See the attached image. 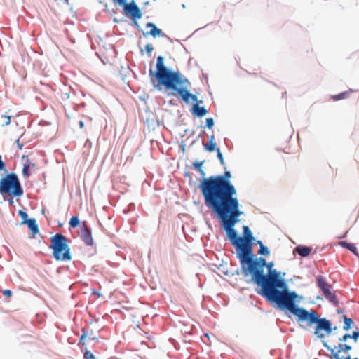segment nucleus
<instances>
[{
	"label": "nucleus",
	"mask_w": 359,
	"mask_h": 359,
	"mask_svg": "<svg viewBox=\"0 0 359 359\" xmlns=\"http://www.w3.org/2000/svg\"><path fill=\"white\" fill-rule=\"evenodd\" d=\"M191 335V333L190 332H185L184 334V343H190L191 342V340L189 339V336Z\"/></svg>",
	"instance_id": "obj_46"
},
{
	"label": "nucleus",
	"mask_w": 359,
	"mask_h": 359,
	"mask_svg": "<svg viewBox=\"0 0 359 359\" xmlns=\"http://www.w3.org/2000/svg\"><path fill=\"white\" fill-rule=\"evenodd\" d=\"M281 275L282 273L276 269L267 273L264 272L259 278H256L253 283L259 287L257 290V294L274 308L287 313L302 297L297 292L289 290L286 280Z\"/></svg>",
	"instance_id": "obj_1"
},
{
	"label": "nucleus",
	"mask_w": 359,
	"mask_h": 359,
	"mask_svg": "<svg viewBox=\"0 0 359 359\" xmlns=\"http://www.w3.org/2000/svg\"><path fill=\"white\" fill-rule=\"evenodd\" d=\"M204 337H207L208 339H210V336H209V334L208 333H205L204 334Z\"/></svg>",
	"instance_id": "obj_64"
},
{
	"label": "nucleus",
	"mask_w": 359,
	"mask_h": 359,
	"mask_svg": "<svg viewBox=\"0 0 359 359\" xmlns=\"http://www.w3.org/2000/svg\"><path fill=\"white\" fill-rule=\"evenodd\" d=\"M180 149H181L182 154H184L185 151H186V145H185V144L184 143L183 141L180 144Z\"/></svg>",
	"instance_id": "obj_52"
},
{
	"label": "nucleus",
	"mask_w": 359,
	"mask_h": 359,
	"mask_svg": "<svg viewBox=\"0 0 359 359\" xmlns=\"http://www.w3.org/2000/svg\"><path fill=\"white\" fill-rule=\"evenodd\" d=\"M294 251L302 257H307L312 251V248L304 245H298L295 247Z\"/></svg>",
	"instance_id": "obj_21"
},
{
	"label": "nucleus",
	"mask_w": 359,
	"mask_h": 359,
	"mask_svg": "<svg viewBox=\"0 0 359 359\" xmlns=\"http://www.w3.org/2000/svg\"><path fill=\"white\" fill-rule=\"evenodd\" d=\"M225 233L227 238L235 249L239 243L243 241V234L240 235L236 229L228 231Z\"/></svg>",
	"instance_id": "obj_16"
},
{
	"label": "nucleus",
	"mask_w": 359,
	"mask_h": 359,
	"mask_svg": "<svg viewBox=\"0 0 359 359\" xmlns=\"http://www.w3.org/2000/svg\"><path fill=\"white\" fill-rule=\"evenodd\" d=\"M2 294L6 297H11L12 296V291L8 289L4 290Z\"/></svg>",
	"instance_id": "obj_47"
},
{
	"label": "nucleus",
	"mask_w": 359,
	"mask_h": 359,
	"mask_svg": "<svg viewBox=\"0 0 359 359\" xmlns=\"http://www.w3.org/2000/svg\"><path fill=\"white\" fill-rule=\"evenodd\" d=\"M82 334L79 338L78 346L81 348L86 347L85 340L89 334V332L86 330L85 327L81 328Z\"/></svg>",
	"instance_id": "obj_26"
},
{
	"label": "nucleus",
	"mask_w": 359,
	"mask_h": 359,
	"mask_svg": "<svg viewBox=\"0 0 359 359\" xmlns=\"http://www.w3.org/2000/svg\"><path fill=\"white\" fill-rule=\"evenodd\" d=\"M200 174L199 184L198 186L201 194L203 198L204 203H205L214 194V180L215 175H211L208 177L203 170L198 172Z\"/></svg>",
	"instance_id": "obj_9"
},
{
	"label": "nucleus",
	"mask_w": 359,
	"mask_h": 359,
	"mask_svg": "<svg viewBox=\"0 0 359 359\" xmlns=\"http://www.w3.org/2000/svg\"><path fill=\"white\" fill-rule=\"evenodd\" d=\"M0 179V194L6 200V197H21L24 194L23 187L16 173L5 172Z\"/></svg>",
	"instance_id": "obj_6"
},
{
	"label": "nucleus",
	"mask_w": 359,
	"mask_h": 359,
	"mask_svg": "<svg viewBox=\"0 0 359 359\" xmlns=\"http://www.w3.org/2000/svg\"><path fill=\"white\" fill-rule=\"evenodd\" d=\"M26 158H27V163H25L23 165L22 174L25 178H28L31 175L30 168H34L35 166V163H29L28 157L26 156Z\"/></svg>",
	"instance_id": "obj_24"
},
{
	"label": "nucleus",
	"mask_w": 359,
	"mask_h": 359,
	"mask_svg": "<svg viewBox=\"0 0 359 359\" xmlns=\"http://www.w3.org/2000/svg\"><path fill=\"white\" fill-rule=\"evenodd\" d=\"M14 198L15 197L7 196V197H6V200L5 201H7L8 202L9 205L12 206V205H13V203H14V201H13Z\"/></svg>",
	"instance_id": "obj_48"
},
{
	"label": "nucleus",
	"mask_w": 359,
	"mask_h": 359,
	"mask_svg": "<svg viewBox=\"0 0 359 359\" xmlns=\"http://www.w3.org/2000/svg\"><path fill=\"white\" fill-rule=\"evenodd\" d=\"M205 161V160L201 161H196L192 163L191 168L196 172H201Z\"/></svg>",
	"instance_id": "obj_31"
},
{
	"label": "nucleus",
	"mask_w": 359,
	"mask_h": 359,
	"mask_svg": "<svg viewBox=\"0 0 359 359\" xmlns=\"http://www.w3.org/2000/svg\"><path fill=\"white\" fill-rule=\"evenodd\" d=\"M351 346L348 344H339L338 345V353H340L341 351L347 352L350 350H351Z\"/></svg>",
	"instance_id": "obj_36"
},
{
	"label": "nucleus",
	"mask_w": 359,
	"mask_h": 359,
	"mask_svg": "<svg viewBox=\"0 0 359 359\" xmlns=\"http://www.w3.org/2000/svg\"><path fill=\"white\" fill-rule=\"evenodd\" d=\"M191 83L184 76H183L175 83L169 91L166 93L167 96H174L182 100L186 104H189L190 100L193 104L198 102V97L196 95L190 92L189 88Z\"/></svg>",
	"instance_id": "obj_7"
},
{
	"label": "nucleus",
	"mask_w": 359,
	"mask_h": 359,
	"mask_svg": "<svg viewBox=\"0 0 359 359\" xmlns=\"http://www.w3.org/2000/svg\"><path fill=\"white\" fill-rule=\"evenodd\" d=\"M202 103H203V100H198V102H196L194 104H198V105H199L200 104H202Z\"/></svg>",
	"instance_id": "obj_63"
},
{
	"label": "nucleus",
	"mask_w": 359,
	"mask_h": 359,
	"mask_svg": "<svg viewBox=\"0 0 359 359\" xmlns=\"http://www.w3.org/2000/svg\"><path fill=\"white\" fill-rule=\"evenodd\" d=\"M93 334V330H90V333H89L88 334V339L90 340H93V341H97L98 340V338L97 337H94V335H92Z\"/></svg>",
	"instance_id": "obj_50"
},
{
	"label": "nucleus",
	"mask_w": 359,
	"mask_h": 359,
	"mask_svg": "<svg viewBox=\"0 0 359 359\" xmlns=\"http://www.w3.org/2000/svg\"><path fill=\"white\" fill-rule=\"evenodd\" d=\"M242 274V265H241V268L240 269H236V270L234 271H232L230 272V276H237V275H239V274Z\"/></svg>",
	"instance_id": "obj_42"
},
{
	"label": "nucleus",
	"mask_w": 359,
	"mask_h": 359,
	"mask_svg": "<svg viewBox=\"0 0 359 359\" xmlns=\"http://www.w3.org/2000/svg\"><path fill=\"white\" fill-rule=\"evenodd\" d=\"M190 111L191 114L196 118H202L208 113V110H207L204 106L198 104H192Z\"/></svg>",
	"instance_id": "obj_18"
},
{
	"label": "nucleus",
	"mask_w": 359,
	"mask_h": 359,
	"mask_svg": "<svg viewBox=\"0 0 359 359\" xmlns=\"http://www.w3.org/2000/svg\"><path fill=\"white\" fill-rule=\"evenodd\" d=\"M154 26H156V25L154 23H153V22H147V23L146 24V27H147V28H151V29H154Z\"/></svg>",
	"instance_id": "obj_55"
},
{
	"label": "nucleus",
	"mask_w": 359,
	"mask_h": 359,
	"mask_svg": "<svg viewBox=\"0 0 359 359\" xmlns=\"http://www.w3.org/2000/svg\"><path fill=\"white\" fill-rule=\"evenodd\" d=\"M273 266H274L273 262H266V264L265 267L267 269L268 272H270L271 271L273 270L274 269Z\"/></svg>",
	"instance_id": "obj_45"
},
{
	"label": "nucleus",
	"mask_w": 359,
	"mask_h": 359,
	"mask_svg": "<svg viewBox=\"0 0 359 359\" xmlns=\"http://www.w3.org/2000/svg\"><path fill=\"white\" fill-rule=\"evenodd\" d=\"M351 339H353L355 342H356L359 337V332H353L352 335H351Z\"/></svg>",
	"instance_id": "obj_49"
},
{
	"label": "nucleus",
	"mask_w": 359,
	"mask_h": 359,
	"mask_svg": "<svg viewBox=\"0 0 359 359\" xmlns=\"http://www.w3.org/2000/svg\"><path fill=\"white\" fill-rule=\"evenodd\" d=\"M142 15H140L139 17H135L134 15H133V16H130V19H131V20H132V21H133V26H134L137 29H138L139 31L142 32V33H143L144 32L142 31V29H141V27H140V26L139 23H138V22H137V20H139V19L142 18Z\"/></svg>",
	"instance_id": "obj_34"
},
{
	"label": "nucleus",
	"mask_w": 359,
	"mask_h": 359,
	"mask_svg": "<svg viewBox=\"0 0 359 359\" xmlns=\"http://www.w3.org/2000/svg\"><path fill=\"white\" fill-rule=\"evenodd\" d=\"M0 171H4V172H7V170L6 168V163L2 160V157L0 155Z\"/></svg>",
	"instance_id": "obj_43"
},
{
	"label": "nucleus",
	"mask_w": 359,
	"mask_h": 359,
	"mask_svg": "<svg viewBox=\"0 0 359 359\" xmlns=\"http://www.w3.org/2000/svg\"><path fill=\"white\" fill-rule=\"evenodd\" d=\"M351 339V337L350 334H346L343 336L342 339H339L341 341H346L347 339Z\"/></svg>",
	"instance_id": "obj_56"
},
{
	"label": "nucleus",
	"mask_w": 359,
	"mask_h": 359,
	"mask_svg": "<svg viewBox=\"0 0 359 359\" xmlns=\"http://www.w3.org/2000/svg\"><path fill=\"white\" fill-rule=\"evenodd\" d=\"M18 215L22 219L21 222L20 223V225H25V223L27 222V221L29 219L27 213L24 210H19Z\"/></svg>",
	"instance_id": "obj_30"
},
{
	"label": "nucleus",
	"mask_w": 359,
	"mask_h": 359,
	"mask_svg": "<svg viewBox=\"0 0 359 359\" xmlns=\"http://www.w3.org/2000/svg\"><path fill=\"white\" fill-rule=\"evenodd\" d=\"M204 149L209 152L217 151L219 150L217 146L216 142H208V143L204 145Z\"/></svg>",
	"instance_id": "obj_29"
},
{
	"label": "nucleus",
	"mask_w": 359,
	"mask_h": 359,
	"mask_svg": "<svg viewBox=\"0 0 359 359\" xmlns=\"http://www.w3.org/2000/svg\"><path fill=\"white\" fill-rule=\"evenodd\" d=\"M126 0H112L113 4L115 6L121 5V4H123Z\"/></svg>",
	"instance_id": "obj_51"
},
{
	"label": "nucleus",
	"mask_w": 359,
	"mask_h": 359,
	"mask_svg": "<svg viewBox=\"0 0 359 359\" xmlns=\"http://www.w3.org/2000/svg\"><path fill=\"white\" fill-rule=\"evenodd\" d=\"M324 347H325L328 351L332 348L330 346L327 344V343L325 341H323Z\"/></svg>",
	"instance_id": "obj_58"
},
{
	"label": "nucleus",
	"mask_w": 359,
	"mask_h": 359,
	"mask_svg": "<svg viewBox=\"0 0 359 359\" xmlns=\"http://www.w3.org/2000/svg\"><path fill=\"white\" fill-rule=\"evenodd\" d=\"M79 126L80 128H83L84 127V122L82 120H80L79 122Z\"/></svg>",
	"instance_id": "obj_59"
},
{
	"label": "nucleus",
	"mask_w": 359,
	"mask_h": 359,
	"mask_svg": "<svg viewBox=\"0 0 359 359\" xmlns=\"http://www.w3.org/2000/svg\"><path fill=\"white\" fill-rule=\"evenodd\" d=\"M338 245H341V247L351 251L354 255L359 257V253L357 250L355 245L351 243H347L346 241H339L338 242Z\"/></svg>",
	"instance_id": "obj_23"
},
{
	"label": "nucleus",
	"mask_w": 359,
	"mask_h": 359,
	"mask_svg": "<svg viewBox=\"0 0 359 359\" xmlns=\"http://www.w3.org/2000/svg\"><path fill=\"white\" fill-rule=\"evenodd\" d=\"M266 260L263 257H257L256 255L252 259L242 267V275L247 278L250 276V280L247 283H254L256 278H259L264 272Z\"/></svg>",
	"instance_id": "obj_8"
},
{
	"label": "nucleus",
	"mask_w": 359,
	"mask_h": 359,
	"mask_svg": "<svg viewBox=\"0 0 359 359\" xmlns=\"http://www.w3.org/2000/svg\"><path fill=\"white\" fill-rule=\"evenodd\" d=\"M79 236L86 245L92 246L93 245L91 228L87 224L86 221L81 222Z\"/></svg>",
	"instance_id": "obj_15"
},
{
	"label": "nucleus",
	"mask_w": 359,
	"mask_h": 359,
	"mask_svg": "<svg viewBox=\"0 0 359 359\" xmlns=\"http://www.w3.org/2000/svg\"><path fill=\"white\" fill-rule=\"evenodd\" d=\"M118 6L123 8V12L126 16H133L139 17L140 15H142L141 9L137 6L135 0H131L130 2H128L126 0L123 4H121Z\"/></svg>",
	"instance_id": "obj_14"
},
{
	"label": "nucleus",
	"mask_w": 359,
	"mask_h": 359,
	"mask_svg": "<svg viewBox=\"0 0 359 359\" xmlns=\"http://www.w3.org/2000/svg\"><path fill=\"white\" fill-rule=\"evenodd\" d=\"M144 49H145V52H146L147 55H148V57H151V53L154 50L152 45L151 43H147L145 46Z\"/></svg>",
	"instance_id": "obj_39"
},
{
	"label": "nucleus",
	"mask_w": 359,
	"mask_h": 359,
	"mask_svg": "<svg viewBox=\"0 0 359 359\" xmlns=\"http://www.w3.org/2000/svg\"><path fill=\"white\" fill-rule=\"evenodd\" d=\"M217 158L219 161L222 165H224V160L223 157V154H222L220 149L217 151Z\"/></svg>",
	"instance_id": "obj_40"
},
{
	"label": "nucleus",
	"mask_w": 359,
	"mask_h": 359,
	"mask_svg": "<svg viewBox=\"0 0 359 359\" xmlns=\"http://www.w3.org/2000/svg\"><path fill=\"white\" fill-rule=\"evenodd\" d=\"M70 240L61 233L50 237L49 248L52 250L53 257L56 261L68 262L72 259L71 248L68 244Z\"/></svg>",
	"instance_id": "obj_5"
},
{
	"label": "nucleus",
	"mask_w": 359,
	"mask_h": 359,
	"mask_svg": "<svg viewBox=\"0 0 359 359\" xmlns=\"http://www.w3.org/2000/svg\"><path fill=\"white\" fill-rule=\"evenodd\" d=\"M218 219L222 229L225 231H228L235 229V223L228 217L225 212L217 208H210Z\"/></svg>",
	"instance_id": "obj_13"
},
{
	"label": "nucleus",
	"mask_w": 359,
	"mask_h": 359,
	"mask_svg": "<svg viewBox=\"0 0 359 359\" xmlns=\"http://www.w3.org/2000/svg\"><path fill=\"white\" fill-rule=\"evenodd\" d=\"M205 205L208 208H217L224 212L240 210L236 189L213 194Z\"/></svg>",
	"instance_id": "obj_4"
},
{
	"label": "nucleus",
	"mask_w": 359,
	"mask_h": 359,
	"mask_svg": "<svg viewBox=\"0 0 359 359\" xmlns=\"http://www.w3.org/2000/svg\"><path fill=\"white\" fill-rule=\"evenodd\" d=\"M337 346H334L332 347L329 351L330 352V355H327L330 359H337V351H336Z\"/></svg>",
	"instance_id": "obj_38"
},
{
	"label": "nucleus",
	"mask_w": 359,
	"mask_h": 359,
	"mask_svg": "<svg viewBox=\"0 0 359 359\" xmlns=\"http://www.w3.org/2000/svg\"><path fill=\"white\" fill-rule=\"evenodd\" d=\"M331 99H332L334 101H337V95H331Z\"/></svg>",
	"instance_id": "obj_62"
},
{
	"label": "nucleus",
	"mask_w": 359,
	"mask_h": 359,
	"mask_svg": "<svg viewBox=\"0 0 359 359\" xmlns=\"http://www.w3.org/2000/svg\"><path fill=\"white\" fill-rule=\"evenodd\" d=\"M81 222L78 216H72L69 222V226L70 229H74L81 226Z\"/></svg>",
	"instance_id": "obj_28"
},
{
	"label": "nucleus",
	"mask_w": 359,
	"mask_h": 359,
	"mask_svg": "<svg viewBox=\"0 0 359 359\" xmlns=\"http://www.w3.org/2000/svg\"><path fill=\"white\" fill-rule=\"evenodd\" d=\"M143 35L145 36L150 35V36H153L154 38H156V37L166 38L170 41H172L171 38L169 37L168 35H166L164 32H163V31L160 28L157 27V26H154V28L151 29L150 31H148L147 32H143Z\"/></svg>",
	"instance_id": "obj_19"
},
{
	"label": "nucleus",
	"mask_w": 359,
	"mask_h": 359,
	"mask_svg": "<svg viewBox=\"0 0 359 359\" xmlns=\"http://www.w3.org/2000/svg\"><path fill=\"white\" fill-rule=\"evenodd\" d=\"M1 118H4L5 120L4 123H2V126H6L10 124L11 123V116H6V115H1Z\"/></svg>",
	"instance_id": "obj_41"
},
{
	"label": "nucleus",
	"mask_w": 359,
	"mask_h": 359,
	"mask_svg": "<svg viewBox=\"0 0 359 359\" xmlns=\"http://www.w3.org/2000/svg\"><path fill=\"white\" fill-rule=\"evenodd\" d=\"M341 318L344 319L343 329L347 331L352 327V325L354 324V322L351 318H348L346 315L343 314L341 316Z\"/></svg>",
	"instance_id": "obj_27"
},
{
	"label": "nucleus",
	"mask_w": 359,
	"mask_h": 359,
	"mask_svg": "<svg viewBox=\"0 0 359 359\" xmlns=\"http://www.w3.org/2000/svg\"><path fill=\"white\" fill-rule=\"evenodd\" d=\"M259 240H257L248 226H243V241L248 243H252L253 245H256Z\"/></svg>",
	"instance_id": "obj_17"
},
{
	"label": "nucleus",
	"mask_w": 359,
	"mask_h": 359,
	"mask_svg": "<svg viewBox=\"0 0 359 359\" xmlns=\"http://www.w3.org/2000/svg\"><path fill=\"white\" fill-rule=\"evenodd\" d=\"M215 122L214 119L211 117L207 118L205 120V125L204 128H207L208 129H212L214 126Z\"/></svg>",
	"instance_id": "obj_37"
},
{
	"label": "nucleus",
	"mask_w": 359,
	"mask_h": 359,
	"mask_svg": "<svg viewBox=\"0 0 359 359\" xmlns=\"http://www.w3.org/2000/svg\"><path fill=\"white\" fill-rule=\"evenodd\" d=\"M338 359H351V357L348 355V356H346V357H341V358H339L338 356ZM353 359H358L357 358H355Z\"/></svg>",
	"instance_id": "obj_61"
},
{
	"label": "nucleus",
	"mask_w": 359,
	"mask_h": 359,
	"mask_svg": "<svg viewBox=\"0 0 359 359\" xmlns=\"http://www.w3.org/2000/svg\"><path fill=\"white\" fill-rule=\"evenodd\" d=\"M287 313L295 316L298 322H306L309 326L315 325L314 334L320 339L324 338L331 334L333 330H337V326L332 327L330 320L326 318H320L313 309L309 311L306 309L300 307L298 303H295L287 311Z\"/></svg>",
	"instance_id": "obj_3"
},
{
	"label": "nucleus",
	"mask_w": 359,
	"mask_h": 359,
	"mask_svg": "<svg viewBox=\"0 0 359 359\" xmlns=\"http://www.w3.org/2000/svg\"><path fill=\"white\" fill-rule=\"evenodd\" d=\"M231 176L229 170H225L223 175H215L213 194L236 189L231 181Z\"/></svg>",
	"instance_id": "obj_11"
},
{
	"label": "nucleus",
	"mask_w": 359,
	"mask_h": 359,
	"mask_svg": "<svg viewBox=\"0 0 359 359\" xmlns=\"http://www.w3.org/2000/svg\"><path fill=\"white\" fill-rule=\"evenodd\" d=\"M83 353L84 359H95V355L92 353L89 350H88L87 347L81 348V350Z\"/></svg>",
	"instance_id": "obj_32"
},
{
	"label": "nucleus",
	"mask_w": 359,
	"mask_h": 359,
	"mask_svg": "<svg viewBox=\"0 0 359 359\" xmlns=\"http://www.w3.org/2000/svg\"><path fill=\"white\" fill-rule=\"evenodd\" d=\"M353 92V90L350 89L349 90L341 93L338 94V100L347 99L350 97V95Z\"/></svg>",
	"instance_id": "obj_35"
},
{
	"label": "nucleus",
	"mask_w": 359,
	"mask_h": 359,
	"mask_svg": "<svg viewBox=\"0 0 359 359\" xmlns=\"http://www.w3.org/2000/svg\"><path fill=\"white\" fill-rule=\"evenodd\" d=\"M316 283L326 299H327L334 305L337 306V295L334 292H332L330 290V286L327 283L325 278L323 276H318L316 278Z\"/></svg>",
	"instance_id": "obj_12"
},
{
	"label": "nucleus",
	"mask_w": 359,
	"mask_h": 359,
	"mask_svg": "<svg viewBox=\"0 0 359 359\" xmlns=\"http://www.w3.org/2000/svg\"><path fill=\"white\" fill-rule=\"evenodd\" d=\"M215 266H217V269L221 271L223 274L226 275V276H229V272L228 271V269H227V263L226 262L225 264H220L219 266H217V265H215Z\"/></svg>",
	"instance_id": "obj_33"
},
{
	"label": "nucleus",
	"mask_w": 359,
	"mask_h": 359,
	"mask_svg": "<svg viewBox=\"0 0 359 359\" xmlns=\"http://www.w3.org/2000/svg\"><path fill=\"white\" fill-rule=\"evenodd\" d=\"M92 294H95V295H97L98 297H102V294L100 292H99L98 291L95 290H93Z\"/></svg>",
	"instance_id": "obj_57"
},
{
	"label": "nucleus",
	"mask_w": 359,
	"mask_h": 359,
	"mask_svg": "<svg viewBox=\"0 0 359 359\" xmlns=\"http://www.w3.org/2000/svg\"><path fill=\"white\" fill-rule=\"evenodd\" d=\"M254 245L252 243L242 241L235 249L236 257L238 259L242 267L246 265L255 256L253 252Z\"/></svg>",
	"instance_id": "obj_10"
},
{
	"label": "nucleus",
	"mask_w": 359,
	"mask_h": 359,
	"mask_svg": "<svg viewBox=\"0 0 359 359\" xmlns=\"http://www.w3.org/2000/svg\"><path fill=\"white\" fill-rule=\"evenodd\" d=\"M225 213L229 217V218L237 224L240 222L239 217L243 214V212L241 210H235V211H225Z\"/></svg>",
	"instance_id": "obj_22"
},
{
	"label": "nucleus",
	"mask_w": 359,
	"mask_h": 359,
	"mask_svg": "<svg viewBox=\"0 0 359 359\" xmlns=\"http://www.w3.org/2000/svg\"><path fill=\"white\" fill-rule=\"evenodd\" d=\"M208 142H215V135H212L210 136Z\"/></svg>",
	"instance_id": "obj_60"
},
{
	"label": "nucleus",
	"mask_w": 359,
	"mask_h": 359,
	"mask_svg": "<svg viewBox=\"0 0 359 359\" xmlns=\"http://www.w3.org/2000/svg\"><path fill=\"white\" fill-rule=\"evenodd\" d=\"M128 208H129L128 210H123V212H124V213H128V212L129 210H132V209H134V208H135V205H134V203H130V204H129V205H128Z\"/></svg>",
	"instance_id": "obj_54"
},
{
	"label": "nucleus",
	"mask_w": 359,
	"mask_h": 359,
	"mask_svg": "<svg viewBox=\"0 0 359 359\" xmlns=\"http://www.w3.org/2000/svg\"><path fill=\"white\" fill-rule=\"evenodd\" d=\"M25 224L28 226L30 231L32 235L31 238H34L36 235L39 233V225L36 222V220L34 218H29Z\"/></svg>",
	"instance_id": "obj_20"
},
{
	"label": "nucleus",
	"mask_w": 359,
	"mask_h": 359,
	"mask_svg": "<svg viewBox=\"0 0 359 359\" xmlns=\"http://www.w3.org/2000/svg\"><path fill=\"white\" fill-rule=\"evenodd\" d=\"M15 143H16V144H17V146H18V148L19 149H20V150H21V149H22V148H23V146H24V145H23V144H22V143H21V142H20V139H18V140L15 141Z\"/></svg>",
	"instance_id": "obj_53"
},
{
	"label": "nucleus",
	"mask_w": 359,
	"mask_h": 359,
	"mask_svg": "<svg viewBox=\"0 0 359 359\" xmlns=\"http://www.w3.org/2000/svg\"><path fill=\"white\" fill-rule=\"evenodd\" d=\"M257 245L259 246V249L258 250L257 254L261 256L267 257L270 255L271 252L269 248L264 245L262 241H259L257 243Z\"/></svg>",
	"instance_id": "obj_25"
},
{
	"label": "nucleus",
	"mask_w": 359,
	"mask_h": 359,
	"mask_svg": "<svg viewBox=\"0 0 359 359\" xmlns=\"http://www.w3.org/2000/svg\"><path fill=\"white\" fill-rule=\"evenodd\" d=\"M184 177L188 178L189 184H191V183L193 182V179L190 172L188 170H185L184 172Z\"/></svg>",
	"instance_id": "obj_44"
},
{
	"label": "nucleus",
	"mask_w": 359,
	"mask_h": 359,
	"mask_svg": "<svg viewBox=\"0 0 359 359\" xmlns=\"http://www.w3.org/2000/svg\"><path fill=\"white\" fill-rule=\"evenodd\" d=\"M164 57L158 55L156 58V69H152L153 61L150 62L149 76L154 88L158 91L165 89L167 93L183 76L179 71H175L167 67Z\"/></svg>",
	"instance_id": "obj_2"
}]
</instances>
